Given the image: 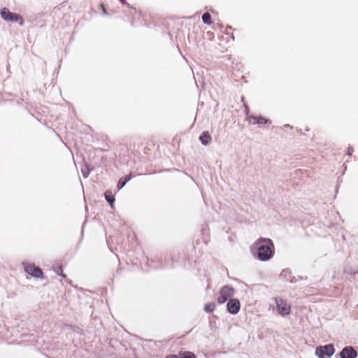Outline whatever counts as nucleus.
I'll return each mask as SVG.
<instances>
[{
  "mask_svg": "<svg viewBox=\"0 0 358 358\" xmlns=\"http://www.w3.org/2000/svg\"><path fill=\"white\" fill-rule=\"evenodd\" d=\"M257 257L262 261L270 259L274 253V245L271 239L260 238L255 243Z\"/></svg>",
  "mask_w": 358,
  "mask_h": 358,
  "instance_id": "obj_1",
  "label": "nucleus"
},
{
  "mask_svg": "<svg viewBox=\"0 0 358 358\" xmlns=\"http://www.w3.org/2000/svg\"><path fill=\"white\" fill-rule=\"evenodd\" d=\"M1 17L6 21L18 22L20 25L23 24L22 17L15 13H11L8 8H3L0 12Z\"/></svg>",
  "mask_w": 358,
  "mask_h": 358,
  "instance_id": "obj_2",
  "label": "nucleus"
},
{
  "mask_svg": "<svg viewBox=\"0 0 358 358\" xmlns=\"http://www.w3.org/2000/svg\"><path fill=\"white\" fill-rule=\"evenodd\" d=\"M234 294V289L229 286H224L222 287L219 292V296L217 298V301L220 304L225 303L230 297Z\"/></svg>",
  "mask_w": 358,
  "mask_h": 358,
  "instance_id": "obj_3",
  "label": "nucleus"
},
{
  "mask_svg": "<svg viewBox=\"0 0 358 358\" xmlns=\"http://www.w3.org/2000/svg\"><path fill=\"white\" fill-rule=\"evenodd\" d=\"M278 313L282 316H286L291 313V306L282 298L275 299Z\"/></svg>",
  "mask_w": 358,
  "mask_h": 358,
  "instance_id": "obj_4",
  "label": "nucleus"
},
{
  "mask_svg": "<svg viewBox=\"0 0 358 358\" xmlns=\"http://www.w3.org/2000/svg\"><path fill=\"white\" fill-rule=\"evenodd\" d=\"M24 271L34 278H43L42 270L34 264L25 263L23 264Z\"/></svg>",
  "mask_w": 358,
  "mask_h": 358,
  "instance_id": "obj_5",
  "label": "nucleus"
},
{
  "mask_svg": "<svg viewBox=\"0 0 358 358\" xmlns=\"http://www.w3.org/2000/svg\"><path fill=\"white\" fill-rule=\"evenodd\" d=\"M334 347L332 344L320 346L316 348V355L319 358H325L324 357H331L334 353Z\"/></svg>",
  "mask_w": 358,
  "mask_h": 358,
  "instance_id": "obj_6",
  "label": "nucleus"
},
{
  "mask_svg": "<svg viewBox=\"0 0 358 358\" xmlns=\"http://www.w3.org/2000/svg\"><path fill=\"white\" fill-rule=\"evenodd\" d=\"M227 310L231 314H236L240 310L241 303L237 299H230L227 304Z\"/></svg>",
  "mask_w": 358,
  "mask_h": 358,
  "instance_id": "obj_7",
  "label": "nucleus"
},
{
  "mask_svg": "<svg viewBox=\"0 0 358 358\" xmlns=\"http://www.w3.org/2000/svg\"><path fill=\"white\" fill-rule=\"evenodd\" d=\"M340 356L341 358H356L357 353L352 347L348 346L342 350Z\"/></svg>",
  "mask_w": 358,
  "mask_h": 358,
  "instance_id": "obj_8",
  "label": "nucleus"
},
{
  "mask_svg": "<svg viewBox=\"0 0 358 358\" xmlns=\"http://www.w3.org/2000/svg\"><path fill=\"white\" fill-rule=\"evenodd\" d=\"M199 139L202 144L207 145L211 141V136L208 131H203L199 136Z\"/></svg>",
  "mask_w": 358,
  "mask_h": 358,
  "instance_id": "obj_9",
  "label": "nucleus"
},
{
  "mask_svg": "<svg viewBox=\"0 0 358 358\" xmlns=\"http://www.w3.org/2000/svg\"><path fill=\"white\" fill-rule=\"evenodd\" d=\"M131 178V174L127 176L124 178H121L117 182V188L119 189H122L125 185L127 182H128Z\"/></svg>",
  "mask_w": 358,
  "mask_h": 358,
  "instance_id": "obj_10",
  "label": "nucleus"
},
{
  "mask_svg": "<svg viewBox=\"0 0 358 358\" xmlns=\"http://www.w3.org/2000/svg\"><path fill=\"white\" fill-rule=\"evenodd\" d=\"M104 196H105V198L107 200V201L111 205V206H113V202L115 201V197H114V195L113 194L112 192L111 191H106L104 194Z\"/></svg>",
  "mask_w": 358,
  "mask_h": 358,
  "instance_id": "obj_11",
  "label": "nucleus"
},
{
  "mask_svg": "<svg viewBox=\"0 0 358 358\" xmlns=\"http://www.w3.org/2000/svg\"><path fill=\"white\" fill-rule=\"evenodd\" d=\"M179 356L180 358H196L194 354L189 351H180Z\"/></svg>",
  "mask_w": 358,
  "mask_h": 358,
  "instance_id": "obj_12",
  "label": "nucleus"
},
{
  "mask_svg": "<svg viewBox=\"0 0 358 358\" xmlns=\"http://www.w3.org/2000/svg\"><path fill=\"white\" fill-rule=\"evenodd\" d=\"M250 122L253 124H264L266 122V120L263 117H251L250 118Z\"/></svg>",
  "mask_w": 358,
  "mask_h": 358,
  "instance_id": "obj_13",
  "label": "nucleus"
},
{
  "mask_svg": "<svg viewBox=\"0 0 358 358\" xmlns=\"http://www.w3.org/2000/svg\"><path fill=\"white\" fill-rule=\"evenodd\" d=\"M202 20L205 24H211L212 20L210 14L207 12L204 13L202 15Z\"/></svg>",
  "mask_w": 358,
  "mask_h": 358,
  "instance_id": "obj_14",
  "label": "nucleus"
},
{
  "mask_svg": "<svg viewBox=\"0 0 358 358\" xmlns=\"http://www.w3.org/2000/svg\"><path fill=\"white\" fill-rule=\"evenodd\" d=\"M215 309V304L214 303H206L204 310L207 313H213Z\"/></svg>",
  "mask_w": 358,
  "mask_h": 358,
  "instance_id": "obj_15",
  "label": "nucleus"
},
{
  "mask_svg": "<svg viewBox=\"0 0 358 358\" xmlns=\"http://www.w3.org/2000/svg\"><path fill=\"white\" fill-rule=\"evenodd\" d=\"M57 273L58 275H60L62 277L66 278V275L64 273H63V271H62V266L58 267V268L57 269Z\"/></svg>",
  "mask_w": 358,
  "mask_h": 358,
  "instance_id": "obj_16",
  "label": "nucleus"
},
{
  "mask_svg": "<svg viewBox=\"0 0 358 358\" xmlns=\"http://www.w3.org/2000/svg\"><path fill=\"white\" fill-rule=\"evenodd\" d=\"M166 358H180L179 354L178 355H168Z\"/></svg>",
  "mask_w": 358,
  "mask_h": 358,
  "instance_id": "obj_17",
  "label": "nucleus"
}]
</instances>
